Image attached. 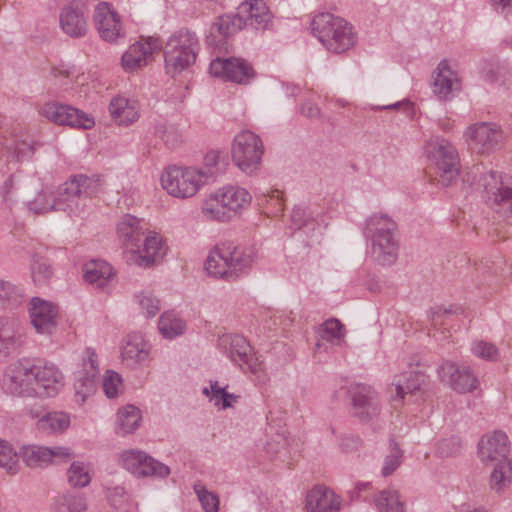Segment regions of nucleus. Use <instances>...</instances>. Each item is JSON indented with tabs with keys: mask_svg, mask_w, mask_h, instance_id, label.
<instances>
[{
	"mask_svg": "<svg viewBox=\"0 0 512 512\" xmlns=\"http://www.w3.org/2000/svg\"><path fill=\"white\" fill-rule=\"evenodd\" d=\"M255 257L253 247L222 242L210 250L204 268L211 277L233 282L248 273Z\"/></svg>",
	"mask_w": 512,
	"mask_h": 512,
	"instance_id": "1",
	"label": "nucleus"
},
{
	"mask_svg": "<svg viewBox=\"0 0 512 512\" xmlns=\"http://www.w3.org/2000/svg\"><path fill=\"white\" fill-rule=\"evenodd\" d=\"M136 299L147 317H154L161 308L160 300L149 292H141Z\"/></svg>",
	"mask_w": 512,
	"mask_h": 512,
	"instance_id": "52",
	"label": "nucleus"
},
{
	"mask_svg": "<svg viewBox=\"0 0 512 512\" xmlns=\"http://www.w3.org/2000/svg\"><path fill=\"white\" fill-rule=\"evenodd\" d=\"M204 176L193 167L170 166L161 175V185L173 197L189 198L204 185Z\"/></svg>",
	"mask_w": 512,
	"mask_h": 512,
	"instance_id": "10",
	"label": "nucleus"
},
{
	"mask_svg": "<svg viewBox=\"0 0 512 512\" xmlns=\"http://www.w3.org/2000/svg\"><path fill=\"white\" fill-rule=\"evenodd\" d=\"M25 299L24 289L10 283L0 280V306L3 308H13L22 304Z\"/></svg>",
	"mask_w": 512,
	"mask_h": 512,
	"instance_id": "43",
	"label": "nucleus"
},
{
	"mask_svg": "<svg viewBox=\"0 0 512 512\" xmlns=\"http://www.w3.org/2000/svg\"><path fill=\"white\" fill-rule=\"evenodd\" d=\"M162 48V41L157 37H148L132 44L122 55L124 70L134 71L146 66L155 51Z\"/></svg>",
	"mask_w": 512,
	"mask_h": 512,
	"instance_id": "24",
	"label": "nucleus"
},
{
	"mask_svg": "<svg viewBox=\"0 0 512 512\" xmlns=\"http://www.w3.org/2000/svg\"><path fill=\"white\" fill-rule=\"evenodd\" d=\"M70 425V417L64 412H50L37 421L38 430L47 434L62 433Z\"/></svg>",
	"mask_w": 512,
	"mask_h": 512,
	"instance_id": "39",
	"label": "nucleus"
},
{
	"mask_svg": "<svg viewBox=\"0 0 512 512\" xmlns=\"http://www.w3.org/2000/svg\"><path fill=\"white\" fill-rule=\"evenodd\" d=\"M442 382L459 393H468L476 389L478 380L468 367L457 366L454 362L446 361L438 368Z\"/></svg>",
	"mask_w": 512,
	"mask_h": 512,
	"instance_id": "25",
	"label": "nucleus"
},
{
	"mask_svg": "<svg viewBox=\"0 0 512 512\" xmlns=\"http://www.w3.org/2000/svg\"><path fill=\"white\" fill-rule=\"evenodd\" d=\"M109 111L113 119L120 125H129L139 117L136 102L125 97L113 98L109 105Z\"/></svg>",
	"mask_w": 512,
	"mask_h": 512,
	"instance_id": "35",
	"label": "nucleus"
},
{
	"mask_svg": "<svg viewBox=\"0 0 512 512\" xmlns=\"http://www.w3.org/2000/svg\"><path fill=\"white\" fill-rule=\"evenodd\" d=\"M424 382V375L411 371L397 380H394L389 387L390 398L394 407L401 405L406 395L412 394L421 388Z\"/></svg>",
	"mask_w": 512,
	"mask_h": 512,
	"instance_id": "34",
	"label": "nucleus"
},
{
	"mask_svg": "<svg viewBox=\"0 0 512 512\" xmlns=\"http://www.w3.org/2000/svg\"><path fill=\"white\" fill-rule=\"evenodd\" d=\"M461 312L462 308L458 306H450L449 308H445L443 306L434 307L431 309L430 312L431 323L434 327L442 326L445 324V320L448 317Z\"/></svg>",
	"mask_w": 512,
	"mask_h": 512,
	"instance_id": "57",
	"label": "nucleus"
},
{
	"mask_svg": "<svg viewBox=\"0 0 512 512\" xmlns=\"http://www.w3.org/2000/svg\"><path fill=\"white\" fill-rule=\"evenodd\" d=\"M141 419V413L137 407L127 405L121 408L117 414L116 433L124 436L134 432L140 426Z\"/></svg>",
	"mask_w": 512,
	"mask_h": 512,
	"instance_id": "38",
	"label": "nucleus"
},
{
	"mask_svg": "<svg viewBox=\"0 0 512 512\" xmlns=\"http://www.w3.org/2000/svg\"><path fill=\"white\" fill-rule=\"evenodd\" d=\"M291 228L304 230L309 234L318 228V224L309 209L302 206H295L291 213Z\"/></svg>",
	"mask_w": 512,
	"mask_h": 512,
	"instance_id": "45",
	"label": "nucleus"
},
{
	"mask_svg": "<svg viewBox=\"0 0 512 512\" xmlns=\"http://www.w3.org/2000/svg\"><path fill=\"white\" fill-rule=\"evenodd\" d=\"M202 392L204 395L209 397V400L211 402H213V404L216 407H218L220 409H226V408L231 407V401H226V399H225V390H219V391H217V394L210 395L209 388L205 387Z\"/></svg>",
	"mask_w": 512,
	"mask_h": 512,
	"instance_id": "63",
	"label": "nucleus"
},
{
	"mask_svg": "<svg viewBox=\"0 0 512 512\" xmlns=\"http://www.w3.org/2000/svg\"><path fill=\"white\" fill-rule=\"evenodd\" d=\"M102 386L108 398H115L122 388V379L118 373L107 371Z\"/></svg>",
	"mask_w": 512,
	"mask_h": 512,
	"instance_id": "55",
	"label": "nucleus"
},
{
	"mask_svg": "<svg viewBox=\"0 0 512 512\" xmlns=\"http://www.w3.org/2000/svg\"><path fill=\"white\" fill-rule=\"evenodd\" d=\"M219 158V151L212 150L205 155L203 168L197 169L198 172L206 174V176L203 177L204 184L210 180H213L220 173L219 169L217 168Z\"/></svg>",
	"mask_w": 512,
	"mask_h": 512,
	"instance_id": "51",
	"label": "nucleus"
},
{
	"mask_svg": "<svg viewBox=\"0 0 512 512\" xmlns=\"http://www.w3.org/2000/svg\"><path fill=\"white\" fill-rule=\"evenodd\" d=\"M300 113L308 118H318L320 116V108L312 101H305L300 107Z\"/></svg>",
	"mask_w": 512,
	"mask_h": 512,
	"instance_id": "64",
	"label": "nucleus"
},
{
	"mask_svg": "<svg viewBox=\"0 0 512 512\" xmlns=\"http://www.w3.org/2000/svg\"><path fill=\"white\" fill-rule=\"evenodd\" d=\"M345 334V327L338 319L330 318L326 320L318 327L316 349H322L321 341H326L332 345H342L345 342Z\"/></svg>",
	"mask_w": 512,
	"mask_h": 512,
	"instance_id": "37",
	"label": "nucleus"
},
{
	"mask_svg": "<svg viewBox=\"0 0 512 512\" xmlns=\"http://www.w3.org/2000/svg\"><path fill=\"white\" fill-rule=\"evenodd\" d=\"M83 370L77 373L74 382L75 401L83 404L96 391V378L99 374L98 359L92 348H86L82 359Z\"/></svg>",
	"mask_w": 512,
	"mask_h": 512,
	"instance_id": "19",
	"label": "nucleus"
},
{
	"mask_svg": "<svg viewBox=\"0 0 512 512\" xmlns=\"http://www.w3.org/2000/svg\"><path fill=\"white\" fill-rule=\"evenodd\" d=\"M152 346L141 333L128 334L122 343L121 360L130 368L144 366L150 358Z\"/></svg>",
	"mask_w": 512,
	"mask_h": 512,
	"instance_id": "26",
	"label": "nucleus"
},
{
	"mask_svg": "<svg viewBox=\"0 0 512 512\" xmlns=\"http://www.w3.org/2000/svg\"><path fill=\"white\" fill-rule=\"evenodd\" d=\"M33 369L34 397H54L63 388L64 376L53 363L39 361L34 363Z\"/></svg>",
	"mask_w": 512,
	"mask_h": 512,
	"instance_id": "17",
	"label": "nucleus"
},
{
	"mask_svg": "<svg viewBox=\"0 0 512 512\" xmlns=\"http://www.w3.org/2000/svg\"><path fill=\"white\" fill-rule=\"evenodd\" d=\"M352 414L359 421L367 423L376 418L381 411L376 391L364 384H358L351 390Z\"/></svg>",
	"mask_w": 512,
	"mask_h": 512,
	"instance_id": "22",
	"label": "nucleus"
},
{
	"mask_svg": "<svg viewBox=\"0 0 512 512\" xmlns=\"http://www.w3.org/2000/svg\"><path fill=\"white\" fill-rule=\"evenodd\" d=\"M238 13L244 20V27L264 31L271 25L272 15L263 0H249L240 4Z\"/></svg>",
	"mask_w": 512,
	"mask_h": 512,
	"instance_id": "28",
	"label": "nucleus"
},
{
	"mask_svg": "<svg viewBox=\"0 0 512 512\" xmlns=\"http://www.w3.org/2000/svg\"><path fill=\"white\" fill-rule=\"evenodd\" d=\"M120 459L122 466L137 477L155 476L164 478L170 473L168 466L141 450L130 449L123 451Z\"/></svg>",
	"mask_w": 512,
	"mask_h": 512,
	"instance_id": "16",
	"label": "nucleus"
},
{
	"mask_svg": "<svg viewBox=\"0 0 512 512\" xmlns=\"http://www.w3.org/2000/svg\"><path fill=\"white\" fill-rule=\"evenodd\" d=\"M264 152L262 140L249 130L238 133L232 146V159L245 174L252 175L259 170Z\"/></svg>",
	"mask_w": 512,
	"mask_h": 512,
	"instance_id": "11",
	"label": "nucleus"
},
{
	"mask_svg": "<svg viewBox=\"0 0 512 512\" xmlns=\"http://www.w3.org/2000/svg\"><path fill=\"white\" fill-rule=\"evenodd\" d=\"M142 246L130 251L128 261L138 266L148 267L160 261L166 253V246L162 238L155 232L144 235Z\"/></svg>",
	"mask_w": 512,
	"mask_h": 512,
	"instance_id": "27",
	"label": "nucleus"
},
{
	"mask_svg": "<svg viewBox=\"0 0 512 512\" xmlns=\"http://www.w3.org/2000/svg\"><path fill=\"white\" fill-rule=\"evenodd\" d=\"M159 331L164 338L173 339L184 333L185 322L173 312H164L159 319Z\"/></svg>",
	"mask_w": 512,
	"mask_h": 512,
	"instance_id": "42",
	"label": "nucleus"
},
{
	"mask_svg": "<svg viewBox=\"0 0 512 512\" xmlns=\"http://www.w3.org/2000/svg\"><path fill=\"white\" fill-rule=\"evenodd\" d=\"M259 200L262 204H270L272 206L273 213H278L283 210L282 193L279 190H269L263 193Z\"/></svg>",
	"mask_w": 512,
	"mask_h": 512,
	"instance_id": "62",
	"label": "nucleus"
},
{
	"mask_svg": "<svg viewBox=\"0 0 512 512\" xmlns=\"http://www.w3.org/2000/svg\"><path fill=\"white\" fill-rule=\"evenodd\" d=\"M70 456L67 448L63 447H44L39 445H28L22 449L23 461L30 467H43L56 461Z\"/></svg>",
	"mask_w": 512,
	"mask_h": 512,
	"instance_id": "31",
	"label": "nucleus"
},
{
	"mask_svg": "<svg viewBox=\"0 0 512 512\" xmlns=\"http://www.w3.org/2000/svg\"><path fill=\"white\" fill-rule=\"evenodd\" d=\"M22 345L21 334L14 323H4L0 327V356H8Z\"/></svg>",
	"mask_w": 512,
	"mask_h": 512,
	"instance_id": "40",
	"label": "nucleus"
},
{
	"mask_svg": "<svg viewBox=\"0 0 512 512\" xmlns=\"http://www.w3.org/2000/svg\"><path fill=\"white\" fill-rule=\"evenodd\" d=\"M398 226L391 216L374 213L364 224L363 234L370 242L372 259L382 266L392 265L398 257Z\"/></svg>",
	"mask_w": 512,
	"mask_h": 512,
	"instance_id": "2",
	"label": "nucleus"
},
{
	"mask_svg": "<svg viewBox=\"0 0 512 512\" xmlns=\"http://www.w3.org/2000/svg\"><path fill=\"white\" fill-rule=\"evenodd\" d=\"M217 347L244 371L248 370L256 375L263 370L262 362L253 353L252 346L243 336L224 334L218 338Z\"/></svg>",
	"mask_w": 512,
	"mask_h": 512,
	"instance_id": "12",
	"label": "nucleus"
},
{
	"mask_svg": "<svg viewBox=\"0 0 512 512\" xmlns=\"http://www.w3.org/2000/svg\"><path fill=\"white\" fill-rule=\"evenodd\" d=\"M471 352L478 358L485 361H498L500 359V351L498 347L484 340H476L471 344Z\"/></svg>",
	"mask_w": 512,
	"mask_h": 512,
	"instance_id": "50",
	"label": "nucleus"
},
{
	"mask_svg": "<svg viewBox=\"0 0 512 512\" xmlns=\"http://www.w3.org/2000/svg\"><path fill=\"white\" fill-rule=\"evenodd\" d=\"M24 177L21 172H16L11 174L3 183L1 188V194L5 201H10L12 198V194L14 191L20 190L22 188V184Z\"/></svg>",
	"mask_w": 512,
	"mask_h": 512,
	"instance_id": "58",
	"label": "nucleus"
},
{
	"mask_svg": "<svg viewBox=\"0 0 512 512\" xmlns=\"http://www.w3.org/2000/svg\"><path fill=\"white\" fill-rule=\"evenodd\" d=\"M341 500L331 489L316 486L306 497V512H338Z\"/></svg>",
	"mask_w": 512,
	"mask_h": 512,
	"instance_id": "33",
	"label": "nucleus"
},
{
	"mask_svg": "<svg viewBox=\"0 0 512 512\" xmlns=\"http://www.w3.org/2000/svg\"><path fill=\"white\" fill-rule=\"evenodd\" d=\"M426 157L436 168V179L442 186L452 185L460 175V160L455 146L447 139L432 136L424 145Z\"/></svg>",
	"mask_w": 512,
	"mask_h": 512,
	"instance_id": "8",
	"label": "nucleus"
},
{
	"mask_svg": "<svg viewBox=\"0 0 512 512\" xmlns=\"http://www.w3.org/2000/svg\"><path fill=\"white\" fill-rule=\"evenodd\" d=\"M87 504L79 494H65L53 503L51 512H86Z\"/></svg>",
	"mask_w": 512,
	"mask_h": 512,
	"instance_id": "44",
	"label": "nucleus"
},
{
	"mask_svg": "<svg viewBox=\"0 0 512 512\" xmlns=\"http://www.w3.org/2000/svg\"><path fill=\"white\" fill-rule=\"evenodd\" d=\"M40 113L47 120L57 125L86 130L91 129L95 124L93 117L85 112L57 101L44 103L40 108Z\"/></svg>",
	"mask_w": 512,
	"mask_h": 512,
	"instance_id": "15",
	"label": "nucleus"
},
{
	"mask_svg": "<svg viewBox=\"0 0 512 512\" xmlns=\"http://www.w3.org/2000/svg\"><path fill=\"white\" fill-rule=\"evenodd\" d=\"M142 219L133 215H124L117 224V235L122 243L131 250L139 248L147 228Z\"/></svg>",
	"mask_w": 512,
	"mask_h": 512,
	"instance_id": "32",
	"label": "nucleus"
},
{
	"mask_svg": "<svg viewBox=\"0 0 512 512\" xmlns=\"http://www.w3.org/2000/svg\"><path fill=\"white\" fill-rule=\"evenodd\" d=\"M107 498L112 507L117 510H125L128 495L123 487L117 486L108 490Z\"/></svg>",
	"mask_w": 512,
	"mask_h": 512,
	"instance_id": "61",
	"label": "nucleus"
},
{
	"mask_svg": "<svg viewBox=\"0 0 512 512\" xmlns=\"http://www.w3.org/2000/svg\"><path fill=\"white\" fill-rule=\"evenodd\" d=\"M391 452L385 457L384 465L382 468V475L387 477L391 475L401 464L402 451L399 449L395 442L390 443Z\"/></svg>",
	"mask_w": 512,
	"mask_h": 512,
	"instance_id": "53",
	"label": "nucleus"
},
{
	"mask_svg": "<svg viewBox=\"0 0 512 512\" xmlns=\"http://www.w3.org/2000/svg\"><path fill=\"white\" fill-rule=\"evenodd\" d=\"M27 209L34 214H45L54 210L53 193L41 190L36 196L27 201Z\"/></svg>",
	"mask_w": 512,
	"mask_h": 512,
	"instance_id": "48",
	"label": "nucleus"
},
{
	"mask_svg": "<svg viewBox=\"0 0 512 512\" xmlns=\"http://www.w3.org/2000/svg\"><path fill=\"white\" fill-rule=\"evenodd\" d=\"M29 316L37 333L51 335L56 329L58 307L49 301L34 297L29 303Z\"/></svg>",
	"mask_w": 512,
	"mask_h": 512,
	"instance_id": "23",
	"label": "nucleus"
},
{
	"mask_svg": "<svg viewBox=\"0 0 512 512\" xmlns=\"http://www.w3.org/2000/svg\"><path fill=\"white\" fill-rule=\"evenodd\" d=\"M155 129L167 147L174 148L181 142V135L173 126L161 123Z\"/></svg>",
	"mask_w": 512,
	"mask_h": 512,
	"instance_id": "54",
	"label": "nucleus"
},
{
	"mask_svg": "<svg viewBox=\"0 0 512 512\" xmlns=\"http://www.w3.org/2000/svg\"><path fill=\"white\" fill-rule=\"evenodd\" d=\"M433 78V92L440 100L450 99L453 92L461 88L458 74L447 60L438 64Z\"/></svg>",
	"mask_w": 512,
	"mask_h": 512,
	"instance_id": "29",
	"label": "nucleus"
},
{
	"mask_svg": "<svg viewBox=\"0 0 512 512\" xmlns=\"http://www.w3.org/2000/svg\"><path fill=\"white\" fill-rule=\"evenodd\" d=\"M0 467L8 474L14 475L19 471V459L10 443L0 439Z\"/></svg>",
	"mask_w": 512,
	"mask_h": 512,
	"instance_id": "46",
	"label": "nucleus"
},
{
	"mask_svg": "<svg viewBox=\"0 0 512 512\" xmlns=\"http://www.w3.org/2000/svg\"><path fill=\"white\" fill-rule=\"evenodd\" d=\"M67 479L73 487L87 486L91 481L88 465L80 461L73 462L67 471Z\"/></svg>",
	"mask_w": 512,
	"mask_h": 512,
	"instance_id": "47",
	"label": "nucleus"
},
{
	"mask_svg": "<svg viewBox=\"0 0 512 512\" xmlns=\"http://www.w3.org/2000/svg\"><path fill=\"white\" fill-rule=\"evenodd\" d=\"M40 144L27 141H16L13 147V155L18 161L31 158Z\"/></svg>",
	"mask_w": 512,
	"mask_h": 512,
	"instance_id": "60",
	"label": "nucleus"
},
{
	"mask_svg": "<svg viewBox=\"0 0 512 512\" xmlns=\"http://www.w3.org/2000/svg\"><path fill=\"white\" fill-rule=\"evenodd\" d=\"M34 362L19 359L11 363L5 371L3 386L7 393L20 397H34Z\"/></svg>",
	"mask_w": 512,
	"mask_h": 512,
	"instance_id": "14",
	"label": "nucleus"
},
{
	"mask_svg": "<svg viewBox=\"0 0 512 512\" xmlns=\"http://www.w3.org/2000/svg\"><path fill=\"white\" fill-rule=\"evenodd\" d=\"M101 186L100 176H72L53 193L54 210L78 215L84 205L83 200L96 195L101 190Z\"/></svg>",
	"mask_w": 512,
	"mask_h": 512,
	"instance_id": "6",
	"label": "nucleus"
},
{
	"mask_svg": "<svg viewBox=\"0 0 512 512\" xmlns=\"http://www.w3.org/2000/svg\"><path fill=\"white\" fill-rule=\"evenodd\" d=\"M483 193V197L497 213L512 217V182L497 171H485L482 166L472 167L463 178Z\"/></svg>",
	"mask_w": 512,
	"mask_h": 512,
	"instance_id": "3",
	"label": "nucleus"
},
{
	"mask_svg": "<svg viewBox=\"0 0 512 512\" xmlns=\"http://www.w3.org/2000/svg\"><path fill=\"white\" fill-rule=\"evenodd\" d=\"M244 28V20L241 15L226 14L219 16L211 25L209 35L206 38L208 46L218 47L221 42Z\"/></svg>",
	"mask_w": 512,
	"mask_h": 512,
	"instance_id": "30",
	"label": "nucleus"
},
{
	"mask_svg": "<svg viewBox=\"0 0 512 512\" xmlns=\"http://www.w3.org/2000/svg\"><path fill=\"white\" fill-rule=\"evenodd\" d=\"M199 40L194 32L180 29L172 34L164 47L165 68L176 75L193 65L199 51Z\"/></svg>",
	"mask_w": 512,
	"mask_h": 512,
	"instance_id": "9",
	"label": "nucleus"
},
{
	"mask_svg": "<svg viewBox=\"0 0 512 512\" xmlns=\"http://www.w3.org/2000/svg\"><path fill=\"white\" fill-rule=\"evenodd\" d=\"M112 276L111 265L103 260H90L83 266L84 279L98 288L105 287Z\"/></svg>",
	"mask_w": 512,
	"mask_h": 512,
	"instance_id": "36",
	"label": "nucleus"
},
{
	"mask_svg": "<svg viewBox=\"0 0 512 512\" xmlns=\"http://www.w3.org/2000/svg\"><path fill=\"white\" fill-rule=\"evenodd\" d=\"M468 145L477 153L491 152L503 142V132L493 123L481 122L471 125L465 132Z\"/></svg>",
	"mask_w": 512,
	"mask_h": 512,
	"instance_id": "18",
	"label": "nucleus"
},
{
	"mask_svg": "<svg viewBox=\"0 0 512 512\" xmlns=\"http://www.w3.org/2000/svg\"><path fill=\"white\" fill-rule=\"evenodd\" d=\"M461 448L462 444L460 438L452 436L438 442L437 453L443 457L455 456L460 452Z\"/></svg>",
	"mask_w": 512,
	"mask_h": 512,
	"instance_id": "59",
	"label": "nucleus"
},
{
	"mask_svg": "<svg viewBox=\"0 0 512 512\" xmlns=\"http://www.w3.org/2000/svg\"><path fill=\"white\" fill-rule=\"evenodd\" d=\"M374 503L379 512H405V504L396 490H382L374 496Z\"/></svg>",
	"mask_w": 512,
	"mask_h": 512,
	"instance_id": "41",
	"label": "nucleus"
},
{
	"mask_svg": "<svg viewBox=\"0 0 512 512\" xmlns=\"http://www.w3.org/2000/svg\"><path fill=\"white\" fill-rule=\"evenodd\" d=\"M210 73L238 84H247L254 78L252 66L239 58H216L210 63Z\"/></svg>",
	"mask_w": 512,
	"mask_h": 512,
	"instance_id": "21",
	"label": "nucleus"
},
{
	"mask_svg": "<svg viewBox=\"0 0 512 512\" xmlns=\"http://www.w3.org/2000/svg\"><path fill=\"white\" fill-rule=\"evenodd\" d=\"M52 275V270L48 261L40 256H34L31 263V276L34 283L38 286L47 284Z\"/></svg>",
	"mask_w": 512,
	"mask_h": 512,
	"instance_id": "49",
	"label": "nucleus"
},
{
	"mask_svg": "<svg viewBox=\"0 0 512 512\" xmlns=\"http://www.w3.org/2000/svg\"><path fill=\"white\" fill-rule=\"evenodd\" d=\"M59 27L72 39L86 37L89 31L88 0H71L59 11Z\"/></svg>",
	"mask_w": 512,
	"mask_h": 512,
	"instance_id": "13",
	"label": "nucleus"
},
{
	"mask_svg": "<svg viewBox=\"0 0 512 512\" xmlns=\"http://www.w3.org/2000/svg\"><path fill=\"white\" fill-rule=\"evenodd\" d=\"M312 32L328 51L336 54L346 52L356 43L352 25L329 12L314 16Z\"/></svg>",
	"mask_w": 512,
	"mask_h": 512,
	"instance_id": "5",
	"label": "nucleus"
},
{
	"mask_svg": "<svg viewBox=\"0 0 512 512\" xmlns=\"http://www.w3.org/2000/svg\"><path fill=\"white\" fill-rule=\"evenodd\" d=\"M479 455L483 462H491L494 469L490 476V487L501 492L507 483H512V460L508 459L509 444L505 433L496 431L481 438Z\"/></svg>",
	"mask_w": 512,
	"mask_h": 512,
	"instance_id": "4",
	"label": "nucleus"
},
{
	"mask_svg": "<svg viewBox=\"0 0 512 512\" xmlns=\"http://www.w3.org/2000/svg\"><path fill=\"white\" fill-rule=\"evenodd\" d=\"M95 27L100 38L106 42L115 43L125 36L119 14L108 2L96 5L93 14Z\"/></svg>",
	"mask_w": 512,
	"mask_h": 512,
	"instance_id": "20",
	"label": "nucleus"
},
{
	"mask_svg": "<svg viewBox=\"0 0 512 512\" xmlns=\"http://www.w3.org/2000/svg\"><path fill=\"white\" fill-rule=\"evenodd\" d=\"M250 193L238 186H225L210 196L202 204V213L208 220L229 221L246 209L251 203Z\"/></svg>",
	"mask_w": 512,
	"mask_h": 512,
	"instance_id": "7",
	"label": "nucleus"
},
{
	"mask_svg": "<svg viewBox=\"0 0 512 512\" xmlns=\"http://www.w3.org/2000/svg\"><path fill=\"white\" fill-rule=\"evenodd\" d=\"M194 490L198 496L199 501L201 502L203 509L206 512L218 511L219 501L215 494L207 491L202 485H195Z\"/></svg>",
	"mask_w": 512,
	"mask_h": 512,
	"instance_id": "56",
	"label": "nucleus"
}]
</instances>
